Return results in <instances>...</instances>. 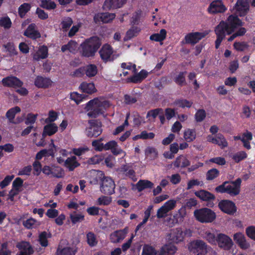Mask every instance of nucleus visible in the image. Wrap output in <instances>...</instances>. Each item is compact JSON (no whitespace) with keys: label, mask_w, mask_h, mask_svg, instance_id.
<instances>
[{"label":"nucleus","mask_w":255,"mask_h":255,"mask_svg":"<svg viewBox=\"0 0 255 255\" xmlns=\"http://www.w3.org/2000/svg\"><path fill=\"white\" fill-rule=\"evenodd\" d=\"M79 89L83 93L92 94L96 92L97 90L93 83L82 82L79 87Z\"/></svg>","instance_id":"c756f323"},{"label":"nucleus","mask_w":255,"mask_h":255,"mask_svg":"<svg viewBox=\"0 0 255 255\" xmlns=\"http://www.w3.org/2000/svg\"><path fill=\"white\" fill-rule=\"evenodd\" d=\"M111 106L110 103L104 98H95L87 104L85 110L88 112L89 117H96L104 113Z\"/></svg>","instance_id":"f03ea898"},{"label":"nucleus","mask_w":255,"mask_h":255,"mask_svg":"<svg viewBox=\"0 0 255 255\" xmlns=\"http://www.w3.org/2000/svg\"><path fill=\"white\" fill-rule=\"evenodd\" d=\"M101 123L96 120H90L85 130L86 135L89 137H97L102 132Z\"/></svg>","instance_id":"0eeeda50"},{"label":"nucleus","mask_w":255,"mask_h":255,"mask_svg":"<svg viewBox=\"0 0 255 255\" xmlns=\"http://www.w3.org/2000/svg\"><path fill=\"white\" fill-rule=\"evenodd\" d=\"M187 215L186 209L185 206L181 207L176 215L174 216L177 221H183L184 218Z\"/></svg>","instance_id":"6e6d98bb"},{"label":"nucleus","mask_w":255,"mask_h":255,"mask_svg":"<svg viewBox=\"0 0 255 255\" xmlns=\"http://www.w3.org/2000/svg\"><path fill=\"white\" fill-rule=\"evenodd\" d=\"M99 53L101 59L104 62L112 61L115 59L113 49L108 44L104 45L100 50Z\"/></svg>","instance_id":"4468645a"},{"label":"nucleus","mask_w":255,"mask_h":255,"mask_svg":"<svg viewBox=\"0 0 255 255\" xmlns=\"http://www.w3.org/2000/svg\"><path fill=\"white\" fill-rule=\"evenodd\" d=\"M11 21L8 16H3L0 18V26L5 29H9L11 26Z\"/></svg>","instance_id":"052dcab7"},{"label":"nucleus","mask_w":255,"mask_h":255,"mask_svg":"<svg viewBox=\"0 0 255 255\" xmlns=\"http://www.w3.org/2000/svg\"><path fill=\"white\" fill-rule=\"evenodd\" d=\"M115 184L110 177H105L101 186V191L105 194H112L115 192Z\"/></svg>","instance_id":"ddd939ff"},{"label":"nucleus","mask_w":255,"mask_h":255,"mask_svg":"<svg viewBox=\"0 0 255 255\" xmlns=\"http://www.w3.org/2000/svg\"><path fill=\"white\" fill-rule=\"evenodd\" d=\"M204 238L211 245H216L217 241V235L216 236L214 233L207 231L205 232L203 235Z\"/></svg>","instance_id":"de8ad7c7"},{"label":"nucleus","mask_w":255,"mask_h":255,"mask_svg":"<svg viewBox=\"0 0 255 255\" xmlns=\"http://www.w3.org/2000/svg\"><path fill=\"white\" fill-rule=\"evenodd\" d=\"M119 172L125 174L127 176L131 178L133 181H135L137 178L135 175L134 171L131 169L128 165H125L118 169Z\"/></svg>","instance_id":"2f4dec72"},{"label":"nucleus","mask_w":255,"mask_h":255,"mask_svg":"<svg viewBox=\"0 0 255 255\" xmlns=\"http://www.w3.org/2000/svg\"><path fill=\"white\" fill-rule=\"evenodd\" d=\"M48 47L46 46L42 45L32 54V56L33 60L39 61L40 59L46 58L48 57Z\"/></svg>","instance_id":"5701e85b"},{"label":"nucleus","mask_w":255,"mask_h":255,"mask_svg":"<svg viewBox=\"0 0 255 255\" xmlns=\"http://www.w3.org/2000/svg\"><path fill=\"white\" fill-rule=\"evenodd\" d=\"M247 157V153L245 151H243L235 153L232 155V158L236 162H239L241 160L246 158Z\"/></svg>","instance_id":"5fc2aeb1"},{"label":"nucleus","mask_w":255,"mask_h":255,"mask_svg":"<svg viewBox=\"0 0 255 255\" xmlns=\"http://www.w3.org/2000/svg\"><path fill=\"white\" fill-rule=\"evenodd\" d=\"M192 234V232L190 229L183 231L180 228H176L172 230L167 235V239L172 243L179 244L184 241L185 237H190Z\"/></svg>","instance_id":"39448f33"},{"label":"nucleus","mask_w":255,"mask_h":255,"mask_svg":"<svg viewBox=\"0 0 255 255\" xmlns=\"http://www.w3.org/2000/svg\"><path fill=\"white\" fill-rule=\"evenodd\" d=\"M220 249L225 251L231 249L234 245L232 239L228 235L219 233L217 234V245Z\"/></svg>","instance_id":"9d476101"},{"label":"nucleus","mask_w":255,"mask_h":255,"mask_svg":"<svg viewBox=\"0 0 255 255\" xmlns=\"http://www.w3.org/2000/svg\"><path fill=\"white\" fill-rule=\"evenodd\" d=\"M149 73L145 70H141L129 78V80L133 83H138L142 81L148 76Z\"/></svg>","instance_id":"f704fd0d"},{"label":"nucleus","mask_w":255,"mask_h":255,"mask_svg":"<svg viewBox=\"0 0 255 255\" xmlns=\"http://www.w3.org/2000/svg\"><path fill=\"white\" fill-rule=\"evenodd\" d=\"M145 154L151 159H154L158 157V151L155 147L148 146L145 150Z\"/></svg>","instance_id":"8fccbe9b"},{"label":"nucleus","mask_w":255,"mask_h":255,"mask_svg":"<svg viewBox=\"0 0 255 255\" xmlns=\"http://www.w3.org/2000/svg\"><path fill=\"white\" fill-rule=\"evenodd\" d=\"M175 103L177 106L182 108H189L193 104V102L191 101H188L186 99L178 100L175 101Z\"/></svg>","instance_id":"603ef678"},{"label":"nucleus","mask_w":255,"mask_h":255,"mask_svg":"<svg viewBox=\"0 0 255 255\" xmlns=\"http://www.w3.org/2000/svg\"><path fill=\"white\" fill-rule=\"evenodd\" d=\"M64 175L63 169L59 167L52 166L51 176L52 177L62 178Z\"/></svg>","instance_id":"864d4df0"},{"label":"nucleus","mask_w":255,"mask_h":255,"mask_svg":"<svg viewBox=\"0 0 255 255\" xmlns=\"http://www.w3.org/2000/svg\"><path fill=\"white\" fill-rule=\"evenodd\" d=\"M49 237V235L45 232H42L39 236V242L40 245L44 247L48 246V238Z\"/></svg>","instance_id":"bf43d9fd"},{"label":"nucleus","mask_w":255,"mask_h":255,"mask_svg":"<svg viewBox=\"0 0 255 255\" xmlns=\"http://www.w3.org/2000/svg\"><path fill=\"white\" fill-rule=\"evenodd\" d=\"M141 31V28L138 26H132L127 32L124 38L125 41H127L137 36Z\"/></svg>","instance_id":"e433bc0d"},{"label":"nucleus","mask_w":255,"mask_h":255,"mask_svg":"<svg viewBox=\"0 0 255 255\" xmlns=\"http://www.w3.org/2000/svg\"><path fill=\"white\" fill-rule=\"evenodd\" d=\"M101 44L100 39L98 37H92L81 44V54L85 57H92L94 56Z\"/></svg>","instance_id":"7ed1b4c3"},{"label":"nucleus","mask_w":255,"mask_h":255,"mask_svg":"<svg viewBox=\"0 0 255 255\" xmlns=\"http://www.w3.org/2000/svg\"><path fill=\"white\" fill-rule=\"evenodd\" d=\"M85 96L80 94L76 92H74L70 94V99L74 101L77 104H79L84 99Z\"/></svg>","instance_id":"680f3d73"},{"label":"nucleus","mask_w":255,"mask_h":255,"mask_svg":"<svg viewBox=\"0 0 255 255\" xmlns=\"http://www.w3.org/2000/svg\"><path fill=\"white\" fill-rule=\"evenodd\" d=\"M105 150H111L115 155L123 154L124 156L126 155V152L121 149L115 140L110 141L105 144Z\"/></svg>","instance_id":"412c9836"},{"label":"nucleus","mask_w":255,"mask_h":255,"mask_svg":"<svg viewBox=\"0 0 255 255\" xmlns=\"http://www.w3.org/2000/svg\"><path fill=\"white\" fill-rule=\"evenodd\" d=\"M242 25V22L237 15H231L227 19V22L221 21L216 26L215 31L217 35L215 47L217 49L226 34H231L236 28Z\"/></svg>","instance_id":"f257e3e1"},{"label":"nucleus","mask_w":255,"mask_h":255,"mask_svg":"<svg viewBox=\"0 0 255 255\" xmlns=\"http://www.w3.org/2000/svg\"><path fill=\"white\" fill-rule=\"evenodd\" d=\"M252 138V133L249 131H246L243 134L242 136V141L243 142L245 147L248 149L251 148L249 141L251 140Z\"/></svg>","instance_id":"a18cd8bd"},{"label":"nucleus","mask_w":255,"mask_h":255,"mask_svg":"<svg viewBox=\"0 0 255 255\" xmlns=\"http://www.w3.org/2000/svg\"><path fill=\"white\" fill-rule=\"evenodd\" d=\"M207 140L208 142L217 144L221 148L227 147L228 144L226 139L222 134H218L215 136L212 135H208L207 136Z\"/></svg>","instance_id":"a211bd4d"},{"label":"nucleus","mask_w":255,"mask_h":255,"mask_svg":"<svg viewBox=\"0 0 255 255\" xmlns=\"http://www.w3.org/2000/svg\"><path fill=\"white\" fill-rule=\"evenodd\" d=\"M194 215L196 219L201 223H211L216 218L215 213L207 208L196 210Z\"/></svg>","instance_id":"423d86ee"},{"label":"nucleus","mask_w":255,"mask_h":255,"mask_svg":"<svg viewBox=\"0 0 255 255\" xmlns=\"http://www.w3.org/2000/svg\"><path fill=\"white\" fill-rule=\"evenodd\" d=\"M196 196L203 201H211L215 199V196L212 193L205 191L200 190L195 192Z\"/></svg>","instance_id":"c9c22d12"},{"label":"nucleus","mask_w":255,"mask_h":255,"mask_svg":"<svg viewBox=\"0 0 255 255\" xmlns=\"http://www.w3.org/2000/svg\"><path fill=\"white\" fill-rule=\"evenodd\" d=\"M183 137L187 142H191L196 137V131L194 129L187 128L183 133Z\"/></svg>","instance_id":"37998d69"},{"label":"nucleus","mask_w":255,"mask_h":255,"mask_svg":"<svg viewBox=\"0 0 255 255\" xmlns=\"http://www.w3.org/2000/svg\"><path fill=\"white\" fill-rule=\"evenodd\" d=\"M80 165V164L75 156L68 157L64 162V166L70 171H73L76 168L79 167Z\"/></svg>","instance_id":"cd10ccee"},{"label":"nucleus","mask_w":255,"mask_h":255,"mask_svg":"<svg viewBox=\"0 0 255 255\" xmlns=\"http://www.w3.org/2000/svg\"><path fill=\"white\" fill-rule=\"evenodd\" d=\"M31 5L27 3L21 4L18 8V13L21 17H23L25 14L30 10Z\"/></svg>","instance_id":"13d9d810"},{"label":"nucleus","mask_w":255,"mask_h":255,"mask_svg":"<svg viewBox=\"0 0 255 255\" xmlns=\"http://www.w3.org/2000/svg\"><path fill=\"white\" fill-rule=\"evenodd\" d=\"M233 10L238 16L246 15L250 10L249 0H237L233 7Z\"/></svg>","instance_id":"6e6552de"},{"label":"nucleus","mask_w":255,"mask_h":255,"mask_svg":"<svg viewBox=\"0 0 255 255\" xmlns=\"http://www.w3.org/2000/svg\"><path fill=\"white\" fill-rule=\"evenodd\" d=\"M77 250L75 248L67 246L64 248H58L56 255H75Z\"/></svg>","instance_id":"ea45409f"},{"label":"nucleus","mask_w":255,"mask_h":255,"mask_svg":"<svg viewBox=\"0 0 255 255\" xmlns=\"http://www.w3.org/2000/svg\"><path fill=\"white\" fill-rule=\"evenodd\" d=\"M1 82L5 86L11 87L13 88L20 87L22 85V82L17 78L11 76L3 78Z\"/></svg>","instance_id":"b1692460"},{"label":"nucleus","mask_w":255,"mask_h":255,"mask_svg":"<svg viewBox=\"0 0 255 255\" xmlns=\"http://www.w3.org/2000/svg\"><path fill=\"white\" fill-rule=\"evenodd\" d=\"M78 48L77 43L74 41H70L67 44L64 45L61 47V51L63 52H70L75 53Z\"/></svg>","instance_id":"79ce46f5"},{"label":"nucleus","mask_w":255,"mask_h":255,"mask_svg":"<svg viewBox=\"0 0 255 255\" xmlns=\"http://www.w3.org/2000/svg\"><path fill=\"white\" fill-rule=\"evenodd\" d=\"M157 251L152 246L144 245L141 255H157Z\"/></svg>","instance_id":"3c124183"},{"label":"nucleus","mask_w":255,"mask_h":255,"mask_svg":"<svg viewBox=\"0 0 255 255\" xmlns=\"http://www.w3.org/2000/svg\"><path fill=\"white\" fill-rule=\"evenodd\" d=\"M233 240L239 247L243 250H247L250 248V244L248 242L243 233L237 232L234 234Z\"/></svg>","instance_id":"2eb2a0df"},{"label":"nucleus","mask_w":255,"mask_h":255,"mask_svg":"<svg viewBox=\"0 0 255 255\" xmlns=\"http://www.w3.org/2000/svg\"><path fill=\"white\" fill-rule=\"evenodd\" d=\"M242 180L240 178L237 179L234 181L225 182L222 185L215 188V190L219 193H227L232 196L239 194L240 192Z\"/></svg>","instance_id":"20e7f679"},{"label":"nucleus","mask_w":255,"mask_h":255,"mask_svg":"<svg viewBox=\"0 0 255 255\" xmlns=\"http://www.w3.org/2000/svg\"><path fill=\"white\" fill-rule=\"evenodd\" d=\"M85 74L88 78L95 77L98 72L97 66L93 64H88L84 67Z\"/></svg>","instance_id":"473e14b6"},{"label":"nucleus","mask_w":255,"mask_h":255,"mask_svg":"<svg viewBox=\"0 0 255 255\" xmlns=\"http://www.w3.org/2000/svg\"><path fill=\"white\" fill-rule=\"evenodd\" d=\"M246 234L251 239L255 241V226H250L246 229Z\"/></svg>","instance_id":"338daca9"},{"label":"nucleus","mask_w":255,"mask_h":255,"mask_svg":"<svg viewBox=\"0 0 255 255\" xmlns=\"http://www.w3.org/2000/svg\"><path fill=\"white\" fill-rule=\"evenodd\" d=\"M58 127L55 124L51 123L46 125L44 127L42 135L51 136L56 133L57 131Z\"/></svg>","instance_id":"58836bf2"},{"label":"nucleus","mask_w":255,"mask_h":255,"mask_svg":"<svg viewBox=\"0 0 255 255\" xmlns=\"http://www.w3.org/2000/svg\"><path fill=\"white\" fill-rule=\"evenodd\" d=\"M226 10L227 8L221 0H215L213 1L208 8V11L210 13L224 12Z\"/></svg>","instance_id":"f3484780"},{"label":"nucleus","mask_w":255,"mask_h":255,"mask_svg":"<svg viewBox=\"0 0 255 255\" xmlns=\"http://www.w3.org/2000/svg\"><path fill=\"white\" fill-rule=\"evenodd\" d=\"M115 14L114 13H98L96 14L94 19L96 23H109L115 18Z\"/></svg>","instance_id":"aec40b11"},{"label":"nucleus","mask_w":255,"mask_h":255,"mask_svg":"<svg viewBox=\"0 0 255 255\" xmlns=\"http://www.w3.org/2000/svg\"><path fill=\"white\" fill-rule=\"evenodd\" d=\"M73 23V20L71 18L67 17L64 18L61 23L62 28L66 31L69 28Z\"/></svg>","instance_id":"e2e57ef3"},{"label":"nucleus","mask_w":255,"mask_h":255,"mask_svg":"<svg viewBox=\"0 0 255 255\" xmlns=\"http://www.w3.org/2000/svg\"><path fill=\"white\" fill-rule=\"evenodd\" d=\"M112 201V197L102 196L98 199L97 203L99 205H108L111 203Z\"/></svg>","instance_id":"0e129e2a"},{"label":"nucleus","mask_w":255,"mask_h":255,"mask_svg":"<svg viewBox=\"0 0 255 255\" xmlns=\"http://www.w3.org/2000/svg\"><path fill=\"white\" fill-rule=\"evenodd\" d=\"M126 1L127 0H106L103 8L106 10L120 8L126 2Z\"/></svg>","instance_id":"393cba45"},{"label":"nucleus","mask_w":255,"mask_h":255,"mask_svg":"<svg viewBox=\"0 0 255 255\" xmlns=\"http://www.w3.org/2000/svg\"><path fill=\"white\" fill-rule=\"evenodd\" d=\"M90 174V176L92 178L90 179V183L94 184L97 183L99 181L100 176H102L103 174L101 171H98L96 170L91 171Z\"/></svg>","instance_id":"4d7b16f0"},{"label":"nucleus","mask_w":255,"mask_h":255,"mask_svg":"<svg viewBox=\"0 0 255 255\" xmlns=\"http://www.w3.org/2000/svg\"><path fill=\"white\" fill-rule=\"evenodd\" d=\"M128 233V228L127 227L123 230L114 231L110 236V241L113 243H120L126 238Z\"/></svg>","instance_id":"6ab92c4d"},{"label":"nucleus","mask_w":255,"mask_h":255,"mask_svg":"<svg viewBox=\"0 0 255 255\" xmlns=\"http://www.w3.org/2000/svg\"><path fill=\"white\" fill-rule=\"evenodd\" d=\"M207 244L202 240L193 241L188 245L189 251L193 254L207 252Z\"/></svg>","instance_id":"9b49d317"},{"label":"nucleus","mask_w":255,"mask_h":255,"mask_svg":"<svg viewBox=\"0 0 255 255\" xmlns=\"http://www.w3.org/2000/svg\"><path fill=\"white\" fill-rule=\"evenodd\" d=\"M209 33V32L205 31L204 32H196L190 33L187 34L185 37V40L187 43L194 44L197 43L200 40L204 38Z\"/></svg>","instance_id":"dca6fc26"},{"label":"nucleus","mask_w":255,"mask_h":255,"mask_svg":"<svg viewBox=\"0 0 255 255\" xmlns=\"http://www.w3.org/2000/svg\"><path fill=\"white\" fill-rule=\"evenodd\" d=\"M218 206L222 212L228 215H234L237 212L235 204L228 200L221 201L219 202Z\"/></svg>","instance_id":"f8f14e48"},{"label":"nucleus","mask_w":255,"mask_h":255,"mask_svg":"<svg viewBox=\"0 0 255 255\" xmlns=\"http://www.w3.org/2000/svg\"><path fill=\"white\" fill-rule=\"evenodd\" d=\"M137 190L140 192L147 188H151L153 184L147 180H140L135 185Z\"/></svg>","instance_id":"a19ab883"},{"label":"nucleus","mask_w":255,"mask_h":255,"mask_svg":"<svg viewBox=\"0 0 255 255\" xmlns=\"http://www.w3.org/2000/svg\"><path fill=\"white\" fill-rule=\"evenodd\" d=\"M20 112V108L17 106L9 109L6 114L7 118L9 122H13L15 116L16 114Z\"/></svg>","instance_id":"09e8293b"},{"label":"nucleus","mask_w":255,"mask_h":255,"mask_svg":"<svg viewBox=\"0 0 255 255\" xmlns=\"http://www.w3.org/2000/svg\"><path fill=\"white\" fill-rule=\"evenodd\" d=\"M177 250V247L171 244L163 245L160 249L159 255H174Z\"/></svg>","instance_id":"bb28decb"},{"label":"nucleus","mask_w":255,"mask_h":255,"mask_svg":"<svg viewBox=\"0 0 255 255\" xmlns=\"http://www.w3.org/2000/svg\"><path fill=\"white\" fill-rule=\"evenodd\" d=\"M55 151V146L53 143V141L51 140V143L49 145V149H43L38 152L36 155V158L40 160L44 156H54Z\"/></svg>","instance_id":"c85d7f7f"},{"label":"nucleus","mask_w":255,"mask_h":255,"mask_svg":"<svg viewBox=\"0 0 255 255\" xmlns=\"http://www.w3.org/2000/svg\"><path fill=\"white\" fill-rule=\"evenodd\" d=\"M52 84L51 81L47 78L37 77L35 81V85L38 88H46Z\"/></svg>","instance_id":"4c0bfd02"},{"label":"nucleus","mask_w":255,"mask_h":255,"mask_svg":"<svg viewBox=\"0 0 255 255\" xmlns=\"http://www.w3.org/2000/svg\"><path fill=\"white\" fill-rule=\"evenodd\" d=\"M189 160L184 156L177 157L173 163L174 166L177 168H185L190 165Z\"/></svg>","instance_id":"7c9ffc66"},{"label":"nucleus","mask_w":255,"mask_h":255,"mask_svg":"<svg viewBox=\"0 0 255 255\" xmlns=\"http://www.w3.org/2000/svg\"><path fill=\"white\" fill-rule=\"evenodd\" d=\"M248 46L246 42H235L234 44V47L237 51H244L248 48Z\"/></svg>","instance_id":"774afa93"},{"label":"nucleus","mask_w":255,"mask_h":255,"mask_svg":"<svg viewBox=\"0 0 255 255\" xmlns=\"http://www.w3.org/2000/svg\"><path fill=\"white\" fill-rule=\"evenodd\" d=\"M70 220L73 224L82 222L84 220L85 216L81 213L76 211L73 212L69 215Z\"/></svg>","instance_id":"49530a36"},{"label":"nucleus","mask_w":255,"mask_h":255,"mask_svg":"<svg viewBox=\"0 0 255 255\" xmlns=\"http://www.w3.org/2000/svg\"><path fill=\"white\" fill-rule=\"evenodd\" d=\"M24 35L32 39H36L41 36L40 33L36 28L35 24L33 23L28 26L24 32Z\"/></svg>","instance_id":"a878e982"},{"label":"nucleus","mask_w":255,"mask_h":255,"mask_svg":"<svg viewBox=\"0 0 255 255\" xmlns=\"http://www.w3.org/2000/svg\"><path fill=\"white\" fill-rule=\"evenodd\" d=\"M16 247L20 251L18 255H31L33 253L31 246L27 242H19L16 244Z\"/></svg>","instance_id":"4be33fe9"},{"label":"nucleus","mask_w":255,"mask_h":255,"mask_svg":"<svg viewBox=\"0 0 255 255\" xmlns=\"http://www.w3.org/2000/svg\"><path fill=\"white\" fill-rule=\"evenodd\" d=\"M176 205L177 200L170 199L167 201L157 210L156 213L157 217L159 219L166 217L167 213L173 210L176 207Z\"/></svg>","instance_id":"1a4fd4ad"},{"label":"nucleus","mask_w":255,"mask_h":255,"mask_svg":"<svg viewBox=\"0 0 255 255\" xmlns=\"http://www.w3.org/2000/svg\"><path fill=\"white\" fill-rule=\"evenodd\" d=\"M87 242L89 246L91 247L95 246L97 245L98 241L95 235L91 233H88L87 235Z\"/></svg>","instance_id":"69168bd1"},{"label":"nucleus","mask_w":255,"mask_h":255,"mask_svg":"<svg viewBox=\"0 0 255 255\" xmlns=\"http://www.w3.org/2000/svg\"><path fill=\"white\" fill-rule=\"evenodd\" d=\"M23 225L27 229L36 228L40 225V223L36 220L30 218L22 223Z\"/></svg>","instance_id":"c03bdc74"},{"label":"nucleus","mask_w":255,"mask_h":255,"mask_svg":"<svg viewBox=\"0 0 255 255\" xmlns=\"http://www.w3.org/2000/svg\"><path fill=\"white\" fill-rule=\"evenodd\" d=\"M167 35V31L165 29H161L159 33H156L151 34L150 37V40L155 42H161L165 39Z\"/></svg>","instance_id":"72a5a7b5"}]
</instances>
